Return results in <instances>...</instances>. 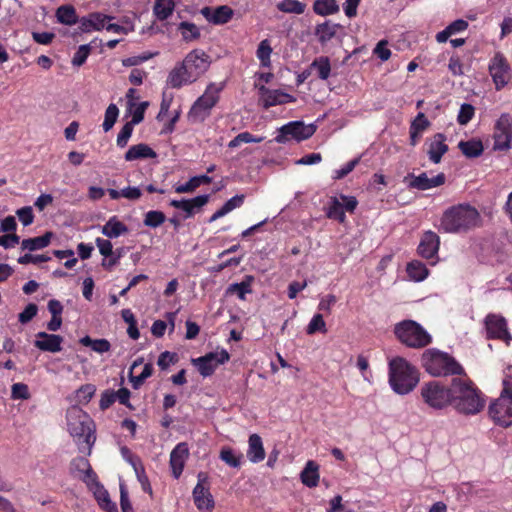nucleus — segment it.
I'll use <instances>...</instances> for the list:
<instances>
[{"label":"nucleus","instance_id":"obj_60","mask_svg":"<svg viewBox=\"0 0 512 512\" xmlns=\"http://www.w3.org/2000/svg\"><path fill=\"white\" fill-rule=\"evenodd\" d=\"M16 215L18 216L20 222L24 226H28L33 223L34 221V215L32 211V207L25 206L16 211Z\"/></svg>","mask_w":512,"mask_h":512},{"label":"nucleus","instance_id":"obj_46","mask_svg":"<svg viewBox=\"0 0 512 512\" xmlns=\"http://www.w3.org/2000/svg\"><path fill=\"white\" fill-rule=\"evenodd\" d=\"M96 392V387L93 384L82 385L76 391V399L78 404H88Z\"/></svg>","mask_w":512,"mask_h":512},{"label":"nucleus","instance_id":"obj_9","mask_svg":"<svg viewBox=\"0 0 512 512\" xmlns=\"http://www.w3.org/2000/svg\"><path fill=\"white\" fill-rule=\"evenodd\" d=\"M422 402L433 410H443L451 406V385L446 386L433 380L424 383L420 388Z\"/></svg>","mask_w":512,"mask_h":512},{"label":"nucleus","instance_id":"obj_28","mask_svg":"<svg viewBox=\"0 0 512 512\" xmlns=\"http://www.w3.org/2000/svg\"><path fill=\"white\" fill-rule=\"evenodd\" d=\"M319 478V465L315 461L309 460L300 474L301 482L305 486L313 488L318 485Z\"/></svg>","mask_w":512,"mask_h":512},{"label":"nucleus","instance_id":"obj_19","mask_svg":"<svg viewBox=\"0 0 512 512\" xmlns=\"http://www.w3.org/2000/svg\"><path fill=\"white\" fill-rule=\"evenodd\" d=\"M439 246V236L433 231H426L420 240L417 251L421 257L433 259L437 258Z\"/></svg>","mask_w":512,"mask_h":512},{"label":"nucleus","instance_id":"obj_6","mask_svg":"<svg viewBox=\"0 0 512 512\" xmlns=\"http://www.w3.org/2000/svg\"><path fill=\"white\" fill-rule=\"evenodd\" d=\"M506 374L499 398L489 406V415L495 423L508 427L512 424V369Z\"/></svg>","mask_w":512,"mask_h":512},{"label":"nucleus","instance_id":"obj_37","mask_svg":"<svg viewBox=\"0 0 512 512\" xmlns=\"http://www.w3.org/2000/svg\"><path fill=\"white\" fill-rule=\"evenodd\" d=\"M174 0H156L153 12L160 21L166 20L174 11Z\"/></svg>","mask_w":512,"mask_h":512},{"label":"nucleus","instance_id":"obj_44","mask_svg":"<svg viewBox=\"0 0 512 512\" xmlns=\"http://www.w3.org/2000/svg\"><path fill=\"white\" fill-rule=\"evenodd\" d=\"M327 216L330 219L337 220L340 223H344L346 215L343 210V204L337 199L333 198L331 206L328 208Z\"/></svg>","mask_w":512,"mask_h":512},{"label":"nucleus","instance_id":"obj_52","mask_svg":"<svg viewBox=\"0 0 512 512\" xmlns=\"http://www.w3.org/2000/svg\"><path fill=\"white\" fill-rule=\"evenodd\" d=\"M133 128H134V125H132L129 122H127L123 125L120 132L118 133L117 140H116V144L118 147L124 148L127 145L128 141L133 133Z\"/></svg>","mask_w":512,"mask_h":512},{"label":"nucleus","instance_id":"obj_31","mask_svg":"<svg viewBox=\"0 0 512 512\" xmlns=\"http://www.w3.org/2000/svg\"><path fill=\"white\" fill-rule=\"evenodd\" d=\"M458 148L467 158H476L483 153V144L480 140L472 139L468 141H460Z\"/></svg>","mask_w":512,"mask_h":512},{"label":"nucleus","instance_id":"obj_53","mask_svg":"<svg viewBox=\"0 0 512 512\" xmlns=\"http://www.w3.org/2000/svg\"><path fill=\"white\" fill-rule=\"evenodd\" d=\"M475 109L471 104L464 103L461 105L457 121L461 125H466L474 116Z\"/></svg>","mask_w":512,"mask_h":512},{"label":"nucleus","instance_id":"obj_7","mask_svg":"<svg viewBox=\"0 0 512 512\" xmlns=\"http://www.w3.org/2000/svg\"><path fill=\"white\" fill-rule=\"evenodd\" d=\"M394 333L401 343L410 348H423L432 342L431 335L413 320H404L397 323Z\"/></svg>","mask_w":512,"mask_h":512},{"label":"nucleus","instance_id":"obj_25","mask_svg":"<svg viewBox=\"0 0 512 512\" xmlns=\"http://www.w3.org/2000/svg\"><path fill=\"white\" fill-rule=\"evenodd\" d=\"M195 82L188 69L182 62L178 63L169 73L167 78V84L171 88L179 89L184 85H188Z\"/></svg>","mask_w":512,"mask_h":512},{"label":"nucleus","instance_id":"obj_26","mask_svg":"<svg viewBox=\"0 0 512 512\" xmlns=\"http://www.w3.org/2000/svg\"><path fill=\"white\" fill-rule=\"evenodd\" d=\"M157 156L156 152L147 144L139 143L131 146L127 152L125 153V160L128 162L143 160V159H152Z\"/></svg>","mask_w":512,"mask_h":512},{"label":"nucleus","instance_id":"obj_2","mask_svg":"<svg viewBox=\"0 0 512 512\" xmlns=\"http://www.w3.org/2000/svg\"><path fill=\"white\" fill-rule=\"evenodd\" d=\"M66 419L68 432L73 437L79 452L90 456L96 441L93 420L78 406H72L67 410Z\"/></svg>","mask_w":512,"mask_h":512},{"label":"nucleus","instance_id":"obj_58","mask_svg":"<svg viewBox=\"0 0 512 512\" xmlns=\"http://www.w3.org/2000/svg\"><path fill=\"white\" fill-rule=\"evenodd\" d=\"M430 126L429 120L426 118L425 114L420 112L416 116V118L412 121L410 129L415 130L422 134Z\"/></svg>","mask_w":512,"mask_h":512},{"label":"nucleus","instance_id":"obj_18","mask_svg":"<svg viewBox=\"0 0 512 512\" xmlns=\"http://www.w3.org/2000/svg\"><path fill=\"white\" fill-rule=\"evenodd\" d=\"M260 100L264 108H269L276 105L295 102V97L285 93L281 90H271L265 86L260 87Z\"/></svg>","mask_w":512,"mask_h":512},{"label":"nucleus","instance_id":"obj_27","mask_svg":"<svg viewBox=\"0 0 512 512\" xmlns=\"http://www.w3.org/2000/svg\"><path fill=\"white\" fill-rule=\"evenodd\" d=\"M248 444L247 458L249 461L258 463L264 460L265 450L261 437L258 434L250 435Z\"/></svg>","mask_w":512,"mask_h":512},{"label":"nucleus","instance_id":"obj_40","mask_svg":"<svg viewBox=\"0 0 512 512\" xmlns=\"http://www.w3.org/2000/svg\"><path fill=\"white\" fill-rule=\"evenodd\" d=\"M178 30L181 32L182 38L186 42L197 40L200 37L199 28L191 22L183 21L178 25Z\"/></svg>","mask_w":512,"mask_h":512},{"label":"nucleus","instance_id":"obj_17","mask_svg":"<svg viewBox=\"0 0 512 512\" xmlns=\"http://www.w3.org/2000/svg\"><path fill=\"white\" fill-rule=\"evenodd\" d=\"M446 177L443 173H439L434 177H428V175L423 172L418 176L414 174H408L404 181L407 182L408 187L417 190H428L431 188L439 187L445 183Z\"/></svg>","mask_w":512,"mask_h":512},{"label":"nucleus","instance_id":"obj_3","mask_svg":"<svg viewBox=\"0 0 512 512\" xmlns=\"http://www.w3.org/2000/svg\"><path fill=\"white\" fill-rule=\"evenodd\" d=\"M481 217L478 210L469 204H459L447 209L440 221V230L445 233H462L477 227Z\"/></svg>","mask_w":512,"mask_h":512},{"label":"nucleus","instance_id":"obj_16","mask_svg":"<svg viewBox=\"0 0 512 512\" xmlns=\"http://www.w3.org/2000/svg\"><path fill=\"white\" fill-rule=\"evenodd\" d=\"M207 479L204 473L198 474V483L193 489V499L200 511L211 512L214 508V499L209 489L204 487L203 482Z\"/></svg>","mask_w":512,"mask_h":512},{"label":"nucleus","instance_id":"obj_4","mask_svg":"<svg viewBox=\"0 0 512 512\" xmlns=\"http://www.w3.org/2000/svg\"><path fill=\"white\" fill-rule=\"evenodd\" d=\"M419 375L414 366L402 357L389 361V384L399 395L410 393L418 384Z\"/></svg>","mask_w":512,"mask_h":512},{"label":"nucleus","instance_id":"obj_50","mask_svg":"<svg viewBox=\"0 0 512 512\" xmlns=\"http://www.w3.org/2000/svg\"><path fill=\"white\" fill-rule=\"evenodd\" d=\"M90 52H91L90 44L80 45L78 50L75 52V54L72 58V61H71L72 65L77 66V67L82 66L86 62Z\"/></svg>","mask_w":512,"mask_h":512},{"label":"nucleus","instance_id":"obj_59","mask_svg":"<svg viewBox=\"0 0 512 512\" xmlns=\"http://www.w3.org/2000/svg\"><path fill=\"white\" fill-rule=\"evenodd\" d=\"M220 458L231 467H238L240 465V456L235 455L232 449H222Z\"/></svg>","mask_w":512,"mask_h":512},{"label":"nucleus","instance_id":"obj_54","mask_svg":"<svg viewBox=\"0 0 512 512\" xmlns=\"http://www.w3.org/2000/svg\"><path fill=\"white\" fill-rule=\"evenodd\" d=\"M90 467L91 465L85 456L76 457L70 463L71 472H77L80 475L87 471Z\"/></svg>","mask_w":512,"mask_h":512},{"label":"nucleus","instance_id":"obj_48","mask_svg":"<svg viewBox=\"0 0 512 512\" xmlns=\"http://www.w3.org/2000/svg\"><path fill=\"white\" fill-rule=\"evenodd\" d=\"M326 331V324L323 316L321 314H315L307 326V334L312 335L316 332L326 333Z\"/></svg>","mask_w":512,"mask_h":512},{"label":"nucleus","instance_id":"obj_62","mask_svg":"<svg viewBox=\"0 0 512 512\" xmlns=\"http://www.w3.org/2000/svg\"><path fill=\"white\" fill-rule=\"evenodd\" d=\"M359 160L358 159H353L351 161H349L348 163H346L342 168L340 169H337L334 171V176L333 178L336 179V180H339V179H342L344 178L345 176H347L350 172L353 171V169L355 168V166L358 164Z\"/></svg>","mask_w":512,"mask_h":512},{"label":"nucleus","instance_id":"obj_51","mask_svg":"<svg viewBox=\"0 0 512 512\" xmlns=\"http://www.w3.org/2000/svg\"><path fill=\"white\" fill-rule=\"evenodd\" d=\"M228 292L236 294L239 299L244 300L246 294L251 292L250 282L242 281L240 283H233L228 287Z\"/></svg>","mask_w":512,"mask_h":512},{"label":"nucleus","instance_id":"obj_32","mask_svg":"<svg viewBox=\"0 0 512 512\" xmlns=\"http://www.w3.org/2000/svg\"><path fill=\"white\" fill-rule=\"evenodd\" d=\"M339 25L334 24L330 21H325L322 24H319L315 28V35L318 40L324 44L330 41L337 33Z\"/></svg>","mask_w":512,"mask_h":512},{"label":"nucleus","instance_id":"obj_61","mask_svg":"<svg viewBox=\"0 0 512 512\" xmlns=\"http://www.w3.org/2000/svg\"><path fill=\"white\" fill-rule=\"evenodd\" d=\"M388 42L386 40H381L377 43L374 48V54L382 61H387L391 56V51L387 47Z\"/></svg>","mask_w":512,"mask_h":512},{"label":"nucleus","instance_id":"obj_13","mask_svg":"<svg viewBox=\"0 0 512 512\" xmlns=\"http://www.w3.org/2000/svg\"><path fill=\"white\" fill-rule=\"evenodd\" d=\"M489 73L497 90L505 87L512 77L511 68L501 52L495 53L489 63Z\"/></svg>","mask_w":512,"mask_h":512},{"label":"nucleus","instance_id":"obj_12","mask_svg":"<svg viewBox=\"0 0 512 512\" xmlns=\"http://www.w3.org/2000/svg\"><path fill=\"white\" fill-rule=\"evenodd\" d=\"M494 150L507 151L512 147V116L503 113L494 126Z\"/></svg>","mask_w":512,"mask_h":512},{"label":"nucleus","instance_id":"obj_43","mask_svg":"<svg viewBox=\"0 0 512 512\" xmlns=\"http://www.w3.org/2000/svg\"><path fill=\"white\" fill-rule=\"evenodd\" d=\"M166 220L165 214L158 210H151L145 214L143 223L150 228L161 226Z\"/></svg>","mask_w":512,"mask_h":512},{"label":"nucleus","instance_id":"obj_34","mask_svg":"<svg viewBox=\"0 0 512 512\" xmlns=\"http://www.w3.org/2000/svg\"><path fill=\"white\" fill-rule=\"evenodd\" d=\"M57 21L64 25H74L78 22V16L72 5H62L56 10Z\"/></svg>","mask_w":512,"mask_h":512},{"label":"nucleus","instance_id":"obj_39","mask_svg":"<svg viewBox=\"0 0 512 512\" xmlns=\"http://www.w3.org/2000/svg\"><path fill=\"white\" fill-rule=\"evenodd\" d=\"M313 10L318 15L327 16L338 12L339 6L336 0H315Z\"/></svg>","mask_w":512,"mask_h":512},{"label":"nucleus","instance_id":"obj_24","mask_svg":"<svg viewBox=\"0 0 512 512\" xmlns=\"http://www.w3.org/2000/svg\"><path fill=\"white\" fill-rule=\"evenodd\" d=\"M36 337L37 339L34 342V346L39 350L51 353H57L62 350V336L56 334H48L46 332H38Z\"/></svg>","mask_w":512,"mask_h":512},{"label":"nucleus","instance_id":"obj_36","mask_svg":"<svg viewBox=\"0 0 512 512\" xmlns=\"http://www.w3.org/2000/svg\"><path fill=\"white\" fill-rule=\"evenodd\" d=\"M310 69L315 70L321 80H327L331 73L330 60L326 56H320L313 60Z\"/></svg>","mask_w":512,"mask_h":512},{"label":"nucleus","instance_id":"obj_22","mask_svg":"<svg viewBox=\"0 0 512 512\" xmlns=\"http://www.w3.org/2000/svg\"><path fill=\"white\" fill-rule=\"evenodd\" d=\"M189 456V448L185 442L178 443L170 454V467L175 479L183 472L185 462Z\"/></svg>","mask_w":512,"mask_h":512},{"label":"nucleus","instance_id":"obj_38","mask_svg":"<svg viewBox=\"0 0 512 512\" xmlns=\"http://www.w3.org/2000/svg\"><path fill=\"white\" fill-rule=\"evenodd\" d=\"M276 7L281 12L296 15L303 14L306 10V4L299 0H282Z\"/></svg>","mask_w":512,"mask_h":512},{"label":"nucleus","instance_id":"obj_56","mask_svg":"<svg viewBox=\"0 0 512 512\" xmlns=\"http://www.w3.org/2000/svg\"><path fill=\"white\" fill-rule=\"evenodd\" d=\"M38 312V307L34 303L28 304L25 309L19 314L18 320L21 324L30 322Z\"/></svg>","mask_w":512,"mask_h":512},{"label":"nucleus","instance_id":"obj_5","mask_svg":"<svg viewBox=\"0 0 512 512\" xmlns=\"http://www.w3.org/2000/svg\"><path fill=\"white\" fill-rule=\"evenodd\" d=\"M421 363L427 373L433 377H446L464 374V368L450 354L436 348L426 350Z\"/></svg>","mask_w":512,"mask_h":512},{"label":"nucleus","instance_id":"obj_42","mask_svg":"<svg viewBox=\"0 0 512 512\" xmlns=\"http://www.w3.org/2000/svg\"><path fill=\"white\" fill-rule=\"evenodd\" d=\"M272 48L270 42L267 39L262 40L257 48L256 55L263 67L270 66V56Z\"/></svg>","mask_w":512,"mask_h":512},{"label":"nucleus","instance_id":"obj_41","mask_svg":"<svg viewBox=\"0 0 512 512\" xmlns=\"http://www.w3.org/2000/svg\"><path fill=\"white\" fill-rule=\"evenodd\" d=\"M80 343L86 347H91V349L97 353L108 352L111 348V345L106 339H91L89 336H85L80 339Z\"/></svg>","mask_w":512,"mask_h":512},{"label":"nucleus","instance_id":"obj_45","mask_svg":"<svg viewBox=\"0 0 512 512\" xmlns=\"http://www.w3.org/2000/svg\"><path fill=\"white\" fill-rule=\"evenodd\" d=\"M118 115H119L118 107L113 103L110 104L105 111L104 122L102 124L103 130L105 132H108L109 130L112 129L115 122L117 121Z\"/></svg>","mask_w":512,"mask_h":512},{"label":"nucleus","instance_id":"obj_1","mask_svg":"<svg viewBox=\"0 0 512 512\" xmlns=\"http://www.w3.org/2000/svg\"><path fill=\"white\" fill-rule=\"evenodd\" d=\"M451 406L460 414L476 415L485 407L481 390L470 379L451 380Z\"/></svg>","mask_w":512,"mask_h":512},{"label":"nucleus","instance_id":"obj_11","mask_svg":"<svg viewBox=\"0 0 512 512\" xmlns=\"http://www.w3.org/2000/svg\"><path fill=\"white\" fill-rule=\"evenodd\" d=\"M487 339L501 340L510 345L512 335L508 330L507 320L500 314L489 313L484 318Z\"/></svg>","mask_w":512,"mask_h":512},{"label":"nucleus","instance_id":"obj_35","mask_svg":"<svg viewBox=\"0 0 512 512\" xmlns=\"http://www.w3.org/2000/svg\"><path fill=\"white\" fill-rule=\"evenodd\" d=\"M52 236V232H46L44 235L39 237L24 239L21 242L22 249H27L29 251L43 249L49 245Z\"/></svg>","mask_w":512,"mask_h":512},{"label":"nucleus","instance_id":"obj_15","mask_svg":"<svg viewBox=\"0 0 512 512\" xmlns=\"http://www.w3.org/2000/svg\"><path fill=\"white\" fill-rule=\"evenodd\" d=\"M182 63L188 69L191 78L196 81L208 70L210 57L203 50L194 49L185 56Z\"/></svg>","mask_w":512,"mask_h":512},{"label":"nucleus","instance_id":"obj_64","mask_svg":"<svg viewBox=\"0 0 512 512\" xmlns=\"http://www.w3.org/2000/svg\"><path fill=\"white\" fill-rule=\"evenodd\" d=\"M96 245L99 249V252L104 257H109L113 254V245L111 241L107 239L97 238Z\"/></svg>","mask_w":512,"mask_h":512},{"label":"nucleus","instance_id":"obj_20","mask_svg":"<svg viewBox=\"0 0 512 512\" xmlns=\"http://www.w3.org/2000/svg\"><path fill=\"white\" fill-rule=\"evenodd\" d=\"M426 145L429 160L434 164L440 163L443 155L448 151L446 136L443 133H436L426 140Z\"/></svg>","mask_w":512,"mask_h":512},{"label":"nucleus","instance_id":"obj_23","mask_svg":"<svg viewBox=\"0 0 512 512\" xmlns=\"http://www.w3.org/2000/svg\"><path fill=\"white\" fill-rule=\"evenodd\" d=\"M201 14L208 22L215 25H223L232 19L234 11L229 6L222 5L214 10L210 7H204L201 9Z\"/></svg>","mask_w":512,"mask_h":512},{"label":"nucleus","instance_id":"obj_47","mask_svg":"<svg viewBox=\"0 0 512 512\" xmlns=\"http://www.w3.org/2000/svg\"><path fill=\"white\" fill-rule=\"evenodd\" d=\"M263 140V137H255L249 132H242L234 137L229 143V148H236L240 146L242 143H260Z\"/></svg>","mask_w":512,"mask_h":512},{"label":"nucleus","instance_id":"obj_8","mask_svg":"<svg viewBox=\"0 0 512 512\" xmlns=\"http://www.w3.org/2000/svg\"><path fill=\"white\" fill-rule=\"evenodd\" d=\"M225 84L210 83L204 93L194 102L188 112V120L192 123L203 122L211 113L212 108L219 101L220 92Z\"/></svg>","mask_w":512,"mask_h":512},{"label":"nucleus","instance_id":"obj_57","mask_svg":"<svg viewBox=\"0 0 512 512\" xmlns=\"http://www.w3.org/2000/svg\"><path fill=\"white\" fill-rule=\"evenodd\" d=\"M177 361V354L169 351L162 352L159 355L157 365L162 369L166 370L170 365Z\"/></svg>","mask_w":512,"mask_h":512},{"label":"nucleus","instance_id":"obj_21","mask_svg":"<svg viewBox=\"0 0 512 512\" xmlns=\"http://www.w3.org/2000/svg\"><path fill=\"white\" fill-rule=\"evenodd\" d=\"M209 195H199L192 199L171 200L170 205L185 212V218L193 216L208 203Z\"/></svg>","mask_w":512,"mask_h":512},{"label":"nucleus","instance_id":"obj_14","mask_svg":"<svg viewBox=\"0 0 512 512\" xmlns=\"http://www.w3.org/2000/svg\"><path fill=\"white\" fill-rule=\"evenodd\" d=\"M229 358V353L225 349H222L221 351L210 352L199 358L192 359V363L197 367L203 377H208L213 374L219 365L227 362Z\"/></svg>","mask_w":512,"mask_h":512},{"label":"nucleus","instance_id":"obj_33","mask_svg":"<svg viewBox=\"0 0 512 512\" xmlns=\"http://www.w3.org/2000/svg\"><path fill=\"white\" fill-rule=\"evenodd\" d=\"M408 276L415 282L425 280L429 274L426 265L418 260H413L407 264L406 268Z\"/></svg>","mask_w":512,"mask_h":512},{"label":"nucleus","instance_id":"obj_49","mask_svg":"<svg viewBox=\"0 0 512 512\" xmlns=\"http://www.w3.org/2000/svg\"><path fill=\"white\" fill-rule=\"evenodd\" d=\"M88 17L91 20L95 31H100L106 28L107 22L114 19L113 16L105 15L100 12L90 13Z\"/></svg>","mask_w":512,"mask_h":512},{"label":"nucleus","instance_id":"obj_63","mask_svg":"<svg viewBox=\"0 0 512 512\" xmlns=\"http://www.w3.org/2000/svg\"><path fill=\"white\" fill-rule=\"evenodd\" d=\"M49 260H50L49 256H46V255H33V254H25V255L20 256L18 258V262L20 264H29V263L38 264V263H42V262H47Z\"/></svg>","mask_w":512,"mask_h":512},{"label":"nucleus","instance_id":"obj_10","mask_svg":"<svg viewBox=\"0 0 512 512\" xmlns=\"http://www.w3.org/2000/svg\"><path fill=\"white\" fill-rule=\"evenodd\" d=\"M316 131L314 124H304L302 121H291L278 129L275 141L284 144L290 140L297 142L309 139Z\"/></svg>","mask_w":512,"mask_h":512},{"label":"nucleus","instance_id":"obj_30","mask_svg":"<svg viewBox=\"0 0 512 512\" xmlns=\"http://www.w3.org/2000/svg\"><path fill=\"white\" fill-rule=\"evenodd\" d=\"M245 196L243 194L241 195H235L234 197L230 198L228 201L224 203V205L218 209L209 219V222H214L217 219L225 216L232 210L239 208L243 202H244Z\"/></svg>","mask_w":512,"mask_h":512},{"label":"nucleus","instance_id":"obj_55","mask_svg":"<svg viewBox=\"0 0 512 512\" xmlns=\"http://www.w3.org/2000/svg\"><path fill=\"white\" fill-rule=\"evenodd\" d=\"M12 399L26 400L30 397L28 386L24 383H15L11 387Z\"/></svg>","mask_w":512,"mask_h":512},{"label":"nucleus","instance_id":"obj_29","mask_svg":"<svg viewBox=\"0 0 512 512\" xmlns=\"http://www.w3.org/2000/svg\"><path fill=\"white\" fill-rule=\"evenodd\" d=\"M127 232V226L120 222L116 216L111 217L102 227V234L109 238H117Z\"/></svg>","mask_w":512,"mask_h":512}]
</instances>
